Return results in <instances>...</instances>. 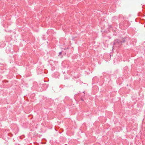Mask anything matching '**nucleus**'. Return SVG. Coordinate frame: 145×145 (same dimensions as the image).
Here are the masks:
<instances>
[{"label": "nucleus", "instance_id": "nucleus-1", "mask_svg": "<svg viewBox=\"0 0 145 145\" xmlns=\"http://www.w3.org/2000/svg\"><path fill=\"white\" fill-rule=\"evenodd\" d=\"M129 23L128 21L124 20L123 22L120 23V28L122 29L125 30L129 27Z\"/></svg>", "mask_w": 145, "mask_h": 145}, {"label": "nucleus", "instance_id": "nucleus-2", "mask_svg": "<svg viewBox=\"0 0 145 145\" xmlns=\"http://www.w3.org/2000/svg\"><path fill=\"white\" fill-rule=\"evenodd\" d=\"M125 41V39L124 38H122L121 40L120 39H117L115 41L114 44H117L118 45L117 46L119 47Z\"/></svg>", "mask_w": 145, "mask_h": 145}, {"label": "nucleus", "instance_id": "nucleus-3", "mask_svg": "<svg viewBox=\"0 0 145 145\" xmlns=\"http://www.w3.org/2000/svg\"><path fill=\"white\" fill-rule=\"evenodd\" d=\"M61 54H62V52H59V56L61 55Z\"/></svg>", "mask_w": 145, "mask_h": 145}, {"label": "nucleus", "instance_id": "nucleus-4", "mask_svg": "<svg viewBox=\"0 0 145 145\" xmlns=\"http://www.w3.org/2000/svg\"><path fill=\"white\" fill-rule=\"evenodd\" d=\"M81 101H84V100L83 99H82V98H81Z\"/></svg>", "mask_w": 145, "mask_h": 145}, {"label": "nucleus", "instance_id": "nucleus-5", "mask_svg": "<svg viewBox=\"0 0 145 145\" xmlns=\"http://www.w3.org/2000/svg\"><path fill=\"white\" fill-rule=\"evenodd\" d=\"M54 62H56V63H58V62L57 61H54Z\"/></svg>", "mask_w": 145, "mask_h": 145}, {"label": "nucleus", "instance_id": "nucleus-6", "mask_svg": "<svg viewBox=\"0 0 145 145\" xmlns=\"http://www.w3.org/2000/svg\"><path fill=\"white\" fill-rule=\"evenodd\" d=\"M83 93H84V92H83Z\"/></svg>", "mask_w": 145, "mask_h": 145}]
</instances>
